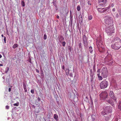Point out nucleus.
<instances>
[{
	"mask_svg": "<svg viewBox=\"0 0 121 121\" xmlns=\"http://www.w3.org/2000/svg\"><path fill=\"white\" fill-rule=\"evenodd\" d=\"M101 113L103 116L104 115L106 114H105V112L104 111V110L103 111H102V112Z\"/></svg>",
	"mask_w": 121,
	"mask_h": 121,
	"instance_id": "nucleus-26",
	"label": "nucleus"
},
{
	"mask_svg": "<svg viewBox=\"0 0 121 121\" xmlns=\"http://www.w3.org/2000/svg\"><path fill=\"white\" fill-rule=\"evenodd\" d=\"M66 74L68 75H69V70L68 69H66Z\"/></svg>",
	"mask_w": 121,
	"mask_h": 121,
	"instance_id": "nucleus-19",
	"label": "nucleus"
},
{
	"mask_svg": "<svg viewBox=\"0 0 121 121\" xmlns=\"http://www.w3.org/2000/svg\"><path fill=\"white\" fill-rule=\"evenodd\" d=\"M44 39L45 40L46 39H47V36H46V35L45 34L44 35Z\"/></svg>",
	"mask_w": 121,
	"mask_h": 121,
	"instance_id": "nucleus-31",
	"label": "nucleus"
},
{
	"mask_svg": "<svg viewBox=\"0 0 121 121\" xmlns=\"http://www.w3.org/2000/svg\"><path fill=\"white\" fill-rule=\"evenodd\" d=\"M121 47V43L120 44H118V43H112L111 46L112 48L114 49L118 50Z\"/></svg>",
	"mask_w": 121,
	"mask_h": 121,
	"instance_id": "nucleus-6",
	"label": "nucleus"
},
{
	"mask_svg": "<svg viewBox=\"0 0 121 121\" xmlns=\"http://www.w3.org/2000/svg\"><path fill=\"white\" fill-rule=\"evenodd\" d=\"M54 118L56 120V121H57L58 118V115H57L56 114H54Z\"/></svg>",
	"mask_w": 121,
	"mask_h": 121,
	"instance_id": "nucleus-17",
	"label": "nucleus"
},
{
	"mask_svg": "<svg viewBox=\"0 0 121 121\" xmlns=\"http://www.w3.org/2000/svg\"><path fill=\"white\" fill-rule=\"evenodd\" d=\"M104 22L106 26H113V19L109 16H106L104 17Z\"/></svg>",
	"mask_w": 121,
	"mask_h": 121,
	"instance_id": "nucleus-1",
	"label": "nucleus"
},
{
	"mask_svg": "<svg viewBox=\"0 0 121 121\" xmlns=\"http://www.w3.org/2000/svg\"><path fill=\"white\" fill-rule=\"evenodd\" d=\"M77 9L78 11H79L80 10L81 8L79 5H78L77 6Z\"/></svg>",
	"mask_w": 121,
	"mask_h": 121,
	"instance_id": "nucleus-22",
	"label": "nucleus"
},
{
	"mask_svg": "<svg viewBox=\"0 0 121 121\" xmlns=\"http://www.w3.org/2000/svg\"><path fill=\"white\" fill-rule=\"evenodd\" d=\"M109 9V7L105 8L104 9H103V11H101V12H107L108 11V10Z\"/></svg>",
	"mask_w": 121,
	"mask_h": 121,
	"instance_id": "nucleus-13",
	"label": "nucleus"
},
{
	"mask_svg": "<svg viewBox=\"0 0 121 121\" xmlns=\"http://www.w3.org/2000/svg\"><path fill=\"white\" fill-rule=\"evenodd\" d=\"M4 42L5 43H6V38L5 36H4Z\"/></svg>",
	"mask_w": 121,
	"mask_h": 121,
	"instance_id": "nucleus-32",
	"label": "nucleus"
},
{
	"mask_svg": "<svg viewBox=\"0 0 121 121\" xmlns=\"http://www.w3.org/2000/svg\"><path fill=\"white\" fill-rule=\"evenodd\" d=\"M78 46H79V48H82L81 43H80L79 44Z\"/></svg>",
	"mask_w": 121,
	"mask_h": 121,
	"instance_id": "nucleus-30",
	"label": "nucleus"
},
{
	"mask_svg": "<svg viewBox=\"0 0 121 121\" xmlns=\"http://www.w3.org/2000/svg\"><path fill=\"white\" fill-rule=\"evenodd\" d=\"M107 2V0H98V3L100 6H104Z\"/></svg>",
	"mask_w": 121,
	"mask_h": 121,
	"instance_id": "nucleus-7",
	"label": "nucleus"
},
{
	"mask_svg": "<svg viewBox=\"0 0 121 121\" xmlns=\"http://www.w3.org/2000/svg\"><path fill=\"white\" fill-rule=\"evenodd\" d=\"M2 57V56H1V55L0 54V58H1Z\"/></svg>",
	"mask_w": 121,
	"mask_h": 121,
	"instance_id": "nucleus-49",
	"label": "nucleus"
},
{
	"mask_svg": "<svg viewBox=\"0 0 121 121\" xmlns=\"http://www.w3.org/2000/svg\"><path fill=\"white\" fill-rule=\"evenodd\" d=\"M66 43L65 42H63L62 43V45L63 46L65 47V46Z\"/></svg>",
	"mask_w": 121,
	"mask_h": 121,
	"instance_id": "nucleus-28",
	"label": "nucleus"
},
{
	"mask_svg": "<svg viewBox=\"0 0 121 121\" xmlns=\"http://www.w3.org/2000/svg\"><path fill=\"white\" fill-rule=\"evenodd\" d=\"M108 94L106 91H102L99 94V96L100 98L102 99L105 100L108 97Z\"/></svg>",
	"mask_w": 121,
	"mask_h": 121,
	"instance_id": "nucleus-4",
	"label": "nucleus"
},
{
	"mask_svg": "<svg viewBox=\"0 0 121 121\" xmlns=\"http://www.w3.org/2000/svg\"><path fill=\"white\" fill-rule=\"evenodd\" d=\"M112 43H114V44L118 43V44L120 45L121 43V40L119 38L116 37L114 39Z\"/></svg>",
	"mask_w": 121,
	"mask_h": 121,
	"instance_id": "nucleus-8",
	"label": "nucleus"
},
{
	"mask_svg": "<svg viewBox=\"0 0 121 121\" xmlns=\"http://www.w3.org/2000/svg\"><path fill=\"white\" fill-rule=\"evenodd\" d=\"M69 75L71 77H72V73H70Z\"/></svg>",
	"mask_w": 121,
	"mask_h": 121,
	"instance_id": "nucleus-44",
	"label": "nucleus"
},
{
	"mask_svg": "<svg viewBox=\"0 0 121 121\" xmlns=\"http://www.w3.org/2000/svg\"><path fill=\"white\" fill-rule=\"evenodd\" d=\"M108 85V82L106 81H104L100 83V86L101 89L106 88Z\"/></svg>",
	"mask_w": 121,
	"mask_h": 121,
	"instance_id": "nucleus-5",
	"label": "nucleus"
},
{
	"mask_svg": "<svg viewBox=\"0 0 121 121\" xmlns=\"http://www.w3.org/2000/svg\"><path fill=\"white\" fill-rule=\"evenodd\" d=\"M13 105L14 106H18L19 105V103H16L14 104Z\"/></svg>",
	"mask_w": 121,
	"mask_h": 121,
	"instance_id": "nucleus-34",
	"label": "nucleus"
},
{
	"mask_svg": "<svg viewBox=\"0 0 121 121\" xmlns=\"http://www.w3.org/2000/svg\"><path fill=\"white\" fill-rule=\"evenodd\" d=\"M22 4L23 6L24 7L25 6V3L23 1H22Z\"/></svg>",
	"mask_w": 121,
	"mask_h": 121,
	"instance_id": "nucleus-29",
	"label": "nucleus"
},
{
	"mask_svg": "<svg viewBox=\"0 0 121 121\" xmlns=\"http://www.w3.org/2000/svg\"><path fill=\"white\" fill-rule=\"evenodd\" d=\"M114 29L112 26H106V32L109 35H111V34L114 33Z\"/></svg>",
	"mask_w": 121,
	"mask_h": 121,
	"instance_id": "nucleus-3",
	"label": "nucleus"
},
{
	"mask_svg": "<svg viewBox=\"0 0 121 121\" xmlns=\"http://www.w3.org/2000/svg\"><path fill=\"white\" fill-rule=\"evenodd\" d=\"M88 3L89 4H90V5H91V3H90V1H88Z\"/></svg>",
	"mask_w": 121,
	"mask_h": 121,
	"instance_id": "nucleus-41",
	"label": "nucleus"
},
{
	"mask_svg": "<svg viewBox=\"0 0 121 121\" xmlns=\"http://www.w3.org/2000/svg\"><path fill=\"white\" fill-rule=\"evenodd\" d=\"M103 9H104L103 8H99L98 9V10L99 11L101 12V11H103Z\"/></svg>",
	"mask_w": 121,
	"mask_h": 121,
	"instance_id": "nucleus-25",
	"label": "nucleus"
},
{
	"mask_svg": "<svg viewBox=\"0 0 121 121\" xmlns=\"http://www.w3.org/2000/svg\"><path fill=\"white\" fill-rule=\"evenodd\" d=\"M36 72L37 73H39V70L37 69H36Z\"/></svg>",
	"mask_w": 121,
	"mask_h": 121,
	"instance_id": "nucleus-40",
	"label": "nucleus"
},
{
	"mask_svg": "<svg viewBox=\"0 0 121 121\" xmlns=\"http://www.w3.org/2000/svg\"><path fill=\"white\" fill-rule=\"evenodd\" d=\"M100 69H98V70L97 71V75H98L99 73H99H100Z\"/></svg>",
	"mask_w": 121,
	"mask_h": 121,
	"instance_id": "nucleus-33",
	"label": "nucleus"
},
{
	"mask_svg": "<svg viewBox=\"0 0 121 121\" xmlns=\"http://www.w3.org/2000/svg\"><path fill=\"white\" fill-rule=\"evenodd\" d=\"M111 104V105H112L113 106H114V103L113 102H112V103H111V104Z\"/></svg>",
	"mask_w": 121,
	"mask_h": 121,
	"instance_id": "nucleus-38",
	"label": "nucleus"
},
{
	"mask_svg": "<svg viewBox=\"0 0 121 121\" xmlns=\"http://www.w3.org/2000/svg\"><path fill=\"white\" fill-rule=\"evenodd\" d=\"M62 68L64 70H65V67L64 65H63L62 66Z\"/></svg>",
	"mask_w": 121,
	"mask_h": 121,
	"instance_id": "nucleus-37",
	"label": "nucleus"
},
{
	"mask_svg": "<svg viewBox=\"0 0 121 121\" xmlns=\"http://www.w3.org/2000/svg\"><path fill=\"white\" fill-rule=\"evenodd\" d=\"M60 42H62L63 40L64 39L62 36H61L60 37Z\"/></svg>",
	"mask_w": 121,
	"mask_h": 121,
	"instance_id": "nucleus-21",
	"label": "nucleus"
},
{
	"mask_svg": "<svg viewBox=\"0 0 121 121\" xmlns=\"http://www.w3.org/2000/svg\"><path fill=\"white\" fill-rule=\"evenodd\" d=\"M101 75L103 78L107 77L108 73L107 68L106 67H102L101 69Z\"/></svg>",
	"mask_w": 121,
	"mask_h": 121,
	"instance_id": "nucleus-2",
	"label": "nucleus"
},
{
	"mask_svg": "<svg viewBox=\"0 0 121 121\" xmlns=\"http://www.w3.org/2000/svg\"><path fill=\"white\" fill-rule=\"evenodd\" d=\"M30 92L32 93L33 94L34 93V90H32L30 91Z\"/></svg>",
	"mask_w": 121,
	"mask_h": 121,
	"instance_id": "nucleus-35",
	"label": "nucleus"
},
{
	"mask_svg": "<svg viewBox=\"0 0 121 121\" xmlns=\"http://www.w3.org/2000/svg\"><path fill=\"white\" fill-rule=\"evenodd\" d=\"M108 64H109V65H110V63H108Z\"/></svg>",
	"mask_w": 121,
	"mask_h": 121,
	"instance_id": "nucleus-52",
	"label": "nucleus"
},
{
	"mask_svg": "<svg viewBox=\"0 0 121 121\" xmlns=\"http://www.w3.org/2000/svg\"><path fill=\"white\" fill-rule=\"evenodd\" d=\"M89 50L90 51V53H92L93 50L92 49V48L90 46L89 47Z\"/></svg>",
	"mask_w": 121,
	"mask_h": 121,
	"instance_id": "nucleus-18",
	"label": "nucleus"
},
{
	"mask_svg": "<svg viewBox=\"0 0 121 121\" xmlns=\"http://www.w3.org/2000/svg\"><path fill=\"white\" fill-rule=\"evenodd\" d=\"M110 7H113V6H114V4L113 3L111 4L110 5Z\"/></svg>",
	"mask_w": 121,
	"mask_h": 121,
	"instance_id": "nucleus-36",
	"label": "nucleus"
},
{
	"mask_svg": "<svg viewBox=\"0 0 121 121\" xmlns=\"http://www.w3.org/2000/svg\"><path fill=\"white\" fill-rule=\"evenodd\" d=\"M18 46V45L17 44H15L13 46V48H15L17 47Z\"/></svg>",
	"mask_w": 121,
	"mask_h": 121,
	"instance_id": "nucleus-20",
	"label": "nucleus"
},
{
	"mask_svg": "<svg viewBox=\"0 0 121 121\" xmlns=\"http://www.w3.org/2000/svg\"><path fill=\"white\" fill-rule=\"evenodd\" d=\"M110 63L111 64V65L113 63V62L112 61L110 62Z\"/></svg>",
	"mask_w": 121,
	"mask_h": 121,
	"instance_id": "nucleus-47",
	"label": "nucleus"
},
{
	"mask_svg": "<svg viewBox=\"0 0 121 121\" xmlns=\"http://www.w3.org/2000/svg\"><path fill=\"white\" fill-rule=\"evenodd\" d=\"M97 45L98 48L99 47H100L101 48L103 47V45L101 43V42H99L98 43H97Z\"/></svg>",
	"mask_w": 121,
	"mask_h": 121,
	"instance_id": "nucleus-14",
	"label": "nucleus"
},
{
	"mask_svg": "<svg viewBox=\"0 0 121 121\" xmlns=\"http://www.w3.org/2000/svg\"><path fill=\"white\" fill-rule=\"evenodd\" d=\"M118 107L119 109L121 110V102H119V104L118 105Z\"/></svg>",
	"mask_w": 121,
	"mask_h": 121,
	"instance_id": "nucleus-23",
	"label": "nucleus"
},
{
	"mask_svg": "<svg viewBox=\"0 0 121 121\" xmlns=\"http://www.w3.org/2000/svg\"><path fill=\"white\" fill-rule=\"evenodd\" d=\"M56 17L57 18V19H58L59 18V16L58 15H57Z\"/></svg>",
	"mask_w": 121,
	"mask_h": 121,
	"instance_id": "nucleus-46",
	"label": "nucleus"
},
{
	"mask_svg": "<svg viewBox=\"0 0 121 121\" xmlns=\"http://www.w3.org/2000/svg\"><path fill=\"white\" fill-rule=\"evenodd\" d=\"M112 10L113 12H115V8H113L112 9Z\"/></svg>",
	"mask_w": 121,
	"mask_h": 121,
	"instance_id": "nucleus-42",
	"label": "nucleus"
},
{
	"mask_svg": "<svg viewBox=\"0 0 121 121\" xmlns=\"http://www.w3.org/2000/svg\"><path fill=\"white\" fill-rule=\"evenodd\" d=\"M11 88H9V92H10L11 91Z\"/></svg>",
	"mask_w": 121,
	"mask_h": 121,
	"instance_id": "nucleus-45",
	"label": "nucleus"
},
{
	"mask_svg": "<svg viewBox=\"0 0 121 121\" xmlns=\"http://www.w3.org/2000/svg\"><path fill=\"white\" fill-rule=\"evenodd\" d=\"M112 108L109 107H107L104 109L105 112V114H107L108 113H110L112 112Z\"/></svg>",
	"mask_w": 121,
	"mask_h": 121,
	"instance_id": "nucleus-9",
	"label": "nucleus"
},
{
	"mask_svg": "<svg viewBox=\"0 0 121 121\" xmlns=\"http://www.w3.org/2000/svg\"><path fill=\"white\" fill-rule=\"evenodd\" d=\"M94 68H95V65H94L93 66V69H94Z\"/></svg>",
	"mask_w": 121,
	"mask_h": 121,
	"instance_id": "nucleus-51",
	"label": "nucleus"
},
{
	"mask_svg": "<svg viewBox=\"0 0 121 121\" xmlns=\"http://www.w3.org/2000/svg\"><path fill=\"white\" fill-rule=\"evenodd\" d=\"M111 59V55L109 54H108L105 58V61L107 62H109Z\"/></svg>",
	"mask_w": 121,
	"mask_h": 121,
	"instance_id": "nucleus-11",
	"label": "nucleus"
},
{
	"mask_svg": "<svg viewBox=\"0 0 121 121\" xmlns=\"http://www.w3.org/2000/svg\"><path fill=\"white\" fill-rule=\"evenodd\" d=\"M82 39L83 42V43L85 46L87 45L88 43L87 41V38L86 37L85 35H84L82 36Z\"/></svg>",
	"mask_w": 121,
	"mask_h": 121,
	"instance_id": "nucleus-10",
	"label": "nucleus"
},
{
	"mask_svg": "<svg viewBox=\"0 0 121 121\" xmlns=\"http://www.w3.org/2000/svg\"><path fill=\"white\" fill-rule=\"evenodd\" d=\"M6 108L7 109H8L9 108V106L8 105H7L6 106Z\"/></svg>",
	"mask_w": 121,
	"mask_h": 121,
	"instance_id": "nucleus-39",
	"label": "nucleus"
},
{
	"mask_svg": "<svg viewBox=\"0 0 121 121\" xmlns=\"http://www.w3.org/2000/svg\"><path fill=\"white\" fill-rule=\"evenodd\" d=\"M23 86L24 89V90L25 91V92H26L27 91V89H26V86L25 83H23Z\"/></svg>",
	"mask_w": 121,
	"mask_h": 121,
	"instance_id": "nucleus-15",
	"label": "nucleus"
},
{
	"mask_svg": "<svg viewBox=\"0 0 121 121\" xmlns=\"http://www.w3.org/2000/svg\"><path fill=\"white\" fill-rule=\"evenodd\" d=\"M98 77L99 78V80H102L103 79V78L102 76L100 75V74L99 73L97 75Z\"/></svg>",
	"mask_w": 121,
	"mask_h": 121,
	"instance_id": "nucleus-16",
	"label": "nucleus"
},
{
	"mask_svg": "<svg viewBox=\"0 0 121 121\" xmlns=\"http://www.w3.org/2000/svg\"><path fill=\"white\" fill-rule=\"evenodd\" d=\"M41 76H42V75L43 76V71L42 70V72H41Z\"/></svg>",
	"mask_w": 121,
	"mask_h": 121,
	"instance_id": "nucleus-43",
	"label": "nucleus"
},
{
	"mask_svg": "<svg viewBox=\"0 0 121 121\" xmlns=\"http://www.w3.org/2000/svg\"><path fill=\"white\" fill-rule=\"evenodd\" d=\"M110 96L114 100H116V99L114 96V93L112 91H110L109 94Z\"/></svg>",
	"mask_w": 121,
	"mask_h": 121,
	"instance_id": "nucleus-12",
	"label": "nucleus"
},
{
	"mask_svg": "<svg viewBox=\"0 0 121 121\" xmlns=\"http://www.w3.org/2000/svg\"><path fill=\"white\" fill-rule=\"evenodd\" d=\"M1 36L2 37H4V35L3 34H2Z\"/></svg>",
	"mask_w": 121,
	"mask_h": 121,
	"instance_id": "nucleus-50",
	"label": "nucleus"
},
{
	"mask_svg": "<svg viewBox=\"0 0 121 121\" xmlns=\"http://www.w3.org/2000/svg\"><path fill=\"white\" fill-rule=\"evenodd\" d=\"M92 18V17L91 15H90L88 17V19L89 20H91Z\"/></svg>",
	"mask_w": 121,
	"mask_h": 121,
	"instance_id": "nucleus-24",
	"label": "nucleus"
},
{
	"mask_svg": "<svg viewBox=\"0 0 121 121\" xmlns=\"http://www.w3.org/2000/svg\"><path fill=\"white\" fill-rule=\"evenodd\" d=\"M3 66V65L1 64H0V66Z\"/></svg>",
	"mask_w": 121,
	"mask_h": 121,
	"instance_id": "nucleus-48",
	"label": "nucleus"
},
{
	"mask_svg": "<svg viewBox=\"0 0 121 121\" xmlns=\"http://www.w3.org/2000/svg\"><path fill=\"white\" fill-rule=\"evenodd\" d=\"M107 101L110 104H111V103H112L113 102V101L110 100H107Z\"/></svg>",
	"mask_w": 121,
	"mask_h": 121,
	"instance_id": "nucleus-27",
	"label": "nucleus"
}]
</instances>
